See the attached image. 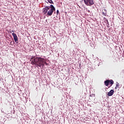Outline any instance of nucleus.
<instances>
[{"instance_id": "nucleus-10", "label": "nucleus", "mask_w": 124, "mask_h": 124, "mask_svg": "<svg viewBox=\"0 0 124 124\" xmlns=\"http://www.w3.org/2000/svg\"><path fill=\"white\" fill-rule=\"evenodd\" d=\"M46 2H49V3H54V2L52 0H46Z\"/></svg>"}, {"instance_id": "nucleus-3", "label": "nucleus", "mask_w": 124, "mask_h": 124, "mask_svg": "<svg viewBox=\"0 0 124 124\" xmlns=\"http://www.w3.org/2000/svg\"><path fill=\"white\" fill-rule=\"evenodd\" d=\"M84 2L86 5L90 6L94 4L93 0H84Z\"/></svg>"}, {"instance_id": "nucleus-9", "label": "nucleus", "mask_w": 124, "mask_h": 124, "mask_svg": "<svg viewBox=\"0 0 124 124\" xmlns=\"http://www.w3.org/2000/svg\"><path fill=\"white\" fill-rule=\"evenodd\" d=\"M109 84H110V87L114 84V81L112 79L109 80Z\"/></svg>"}, {"instance_id": "nucleus-7", "label": "nucleus", "mask_w": 124, "mask_h": 124, "mask_svg": "<svg viewBox=\"0 0 124 124\" xmlns=\"http://www.w3.org/2000/svg\"><path fill=\"white\" fill-rule=\"evenodd\" d=\"M103 15H104L105 16H106L107 14V10L104 9L103 10Z\"/></svg>"}, {"instance_id": "nucleus-1", "label": "nucleus", "mask_w": 124, "mask_h": 124, "mask_svg": "<svg viewBox=\"0 0 124 124\" xmlns=\"http://www.w3.org/2000/svg\"><path fill=\"white\" fill-rule=\"evenodd\" d=\"M31 63L32 65H35L36 67H41V66H44V64L48 65V63L44 61V59L41 57H33L31 59Z\"/></svg>"}, {"instance_id": "nucleus-14", "label": "nucleus", "mask_w": 124, "mask_h": 124, "mask_svg": "<svg viewBox=\"0 0 124 124\" xmlns=\"http://www.w3.org/2000/svg\"><path fill=\"white\" fill-rule=\"evenodd\" d=\"M107 22L108 23V20H107Z\"/></svg>"}, {"instance_id": "nucleus-2", "label": "nucleus", "mask_w": 124, "mask_h": 124, "mask_svg": "<svg viewBox=\"0 0 124 124\" xmlns=\"http://www.w3.org/2000/svg\"><path fill=\"white\" fill-rule=\"evenodd\" d=\"M50 9L47 12V15H48V16H52L54 11L56 10L55 7H54L53 5H50Z\"/></svg>"}, {"instance_id": "nucleus-5", "label": "nucleus", "mask_w": 124, "mask_h": 124, "mask_svg": "<svg viewBox=\"0 0 124 124\" xmlns=\"http://www.w3.org/2000/svg\"><path fill=\"white\" fill-rule=\"evenodd\" d=\"M49 9H50V7H48V6H46V7L44 8L43 9V12L44 13V14H46L47 12H48V10H49Z\"/></svg>"}, {"instance_id": "nucleus-8", "label": "nucleus", "mask_w": 124, "mask_h": 124, "mask_svg": "<svg viewBox=\"0 0 124 124\" xmlns=\"http://www.w3.org/2000/svg\"><path fill=\"white\" fill-rule=\"evenodd\" d=\"M105 86H108L109 85V80H107L104 82Z\"/></svg>"}, {"instance_id": "nucleus-4", "label": "nucleus", "mask_w": 124, "mask_h": 124, "mask_svg": "<svg viewBox=\"0 0 124 124\" xmlns=\"http://www.w3.org/2000/svg\"><path fill=\"white\" fill-rule=\"evenodd\" d=\"M13 37H14V39L16 42V43H18V37L17 36V35L16 33H12Z\"/></svg>"}, {"instance_id": "nucleus-11", "label": "nucleus", "mask_w": 124, "mask_h": 124, "mask_svg": "<svg viewBox=\"0 0 124 124\" xmlns=\"http://www.w3.org/2000/svg\"><path fill=\"white\" fill-rule=\"evenodd\" d=\"M120 87V83L117 82L116 83V86L115 87L116 90H117V88H119Z\"/></svg>"}, {"instance_id": "nucleus-13", "label": "nucleus", "mask_w": 124, "mask_h": 124, "mask_svg": "<svg viewBox=\"0 0 124 124\" xmlns=\"http://www.w3.org/2000/svg\"><path fill=\"white\" fill-rule=\"evenodd\" d=\"M11 31L12 32H14V31L13 30H12Z\"/></svg>"}, {"instance_id": "nucleus-6", "label": "nucleus", "mask_w": 124, "mask_h": 124, "mask_svg": "<svg viewBox=\"0 0 124 124\" xmlns=\"http://www.w3.org/2000/svg\"><path fill=\"white\" fill-rule=\"evenodd\" d=\"M114 90H111L108 93V96H112L114 94Z\"/></svg>"}, {"instance_id": "nucleus-12", "label": "nucleus", "mask_w": 124, "mask_h": 124, "mask_svg": "<svg viewBox=\"0 0 124 124\" xmlns=\"http://www.w3.org/2000/svg\"><path fill=\"white\" fill-rule=\"evenodd\" d=\"M56 13H57V15L59 14V10H57Z\"/></svg>"}]
</instances>
